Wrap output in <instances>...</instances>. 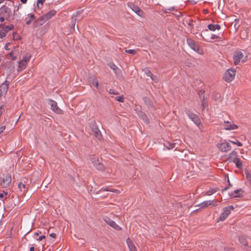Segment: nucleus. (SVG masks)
I'll list each match as a JSON object with an SVG mask.
<instances>
[{"mask_svg":"<svg viewBox=\"0 0 251 251\" xmlns=\"http://www.w3.org/2000/svg\"><path fill=\"white\" fill-rule=\"evenodd\" d=\"M95 167L100 171H104L105 169L104 165L100 161L97 163Z\"/></svg>","mask_w":251,"mask_h":251,"instance_id":"obj_33","label":"nucleus"},{"mask_svg":"<svg viewBox=\"0 0 251 251\" xmlns=\"http://www.w3.org/2000/svg\"><path fill=\"white\" fill-rule=\"evenodd\" d=\"M217 188H216L210 189L208 191H207L206 195L207 196H210L217 192Z\"/></svg>","mask_w":251,"mask_h":251,"instance_id":"obj_35","label":"nucleus"},{"mask_svg":"<svg viewBox=\"0 0 251 251\" xmlns=\"http://www.w3.org/2000/svg\"><path fill=\"white\" fill-rule=\"evenodd\" d=\"M9 56L11 57V58L12 59V60H16V58H17V56H15L13 54V52H10L9 54Z\"/></svg>","mask_w":251,"mask_h":251,"instance_id":"obj_47","label":"nucleus"},{"mask_svg":"<svg viewBox=\"0 0 251 251\" xmlns=\"http://www.w3.org/2000/svg\"><path fill=\"white\" fill-rule=\"evenodd\" d=\"M11 183V177L10 175H6L2 180V182L1 183L4 187H8Z\"/></svg>","mask_w":251,"mask_h":251,"instance_id":"obj_13","label":"nucleus"},{"mask_svg":"<svg viewBox=\"0 0 251 251\" xmlns=\"http://www.w3.org/2000/svg\"><path fill=\"white\" fill-rule=\"evenodd\" d=\"M44 1H37V7L38 9H40L43 4V2Z\"/></svg>","mask_w":251,"mask_h":251,"instance_id":"obj_45","label":"nucleus"},{"mask_svg":"<svg viewBox=\"0 0 251 251\" xmlns=\"http://www.w3.org/2000/svg\"><path fill=\"white\" fill-rule=\"evenodd\" d=\"M239 241H240L241 244L244 245V246H246L248 245V242L247 241L246 237H245L244 236H240L239 237Z\"/></svg>","mask_w":251,"mask_h":251,"instance_id":"obj_28","label":"nucleus"},{"mask_svg":"<svg viewBox=\"0 0 251 251\" xmlns=\"http://www.w3.org/2000/svg\"><path fill=\"white\" fill-rule=\"evenodd\" d=\"M104 221L109 226L112 227L113 228L117 230H121L122 228L118 225L114 221L111 220L108 218H106L104 219Z\"/></svg>","mask_w":251,"mask_h":251,"instance_id":"obj_11","label":"nucleus"},{"mask_svg":"<svg viewBox=\"0 0 251 251\" xmlns=\"http://www.w3.org/2000/svg\"><path fill=\"white\" fill-rule=\"evenodd\" d=\"M45 235H42V236H40L39 238L38 239V240L39 241H41L43 239H45Z\"/></svg>","mask_w":251,"mask_h":251,"instance_id":"obj_50","label":"nucleus"},{"mask_svg":"<svg viewBox=\"0 0 251 251\" xmlns=\"http://www.w3.org/2000/svg\"><path fill=\"white\" fill-rule=\"evenodd\" d=\"M201 106L202 109H204L205 107H207V103L204 96H202V98L201 99Z\"/></svg>","mask_w":251,"mask_h":251,"instance_id":"obj_31","label":"nucleus"},{"mask_svg":"<svg viewBox=\"0 0 251 251\" xmlns=\"http://www.w3.org/2000/svg\"><path fill=\"white\" fill-rule=\"evenodd\" d=\"M212 98L215 100H219L221 98V94L219 93H215L213 95Z\"/></svg>","mask_w":251,"mask_h":251,"instance_id":"obj_41","label":"nucleus"},{"mask_svg":"<svg viewBox=\"0 0 251 251\" xmlns=\"http://www.w3.org/2000/svg\"><path fill=\"white\" fill-rule=\"evenodd\" d=\"M194 1V3L193 4H196L197 3V2L196 1Z\"/></svg>","mask_w":251,"mask_h":251,"instance_id":"obj_64","label":"nucleus"},{"mask_svg":"<svg viewBox=\"0 0 251 251\" xmlns=\"http://www.w3.org/2000/svg\"><path fill=\"white\" fill-rule=\"evenodd\" d=\"M10 43H7L5 47H4V49L6 50H9L10 49Z\"/></svg>","mask_w":251,"mask_h":251,"instance_id":"obj_48","label":"nucleus"},{"mask_svg":"<svg viewBox=\"0 0 251 251\" xmlns=\"http://www.w3.org/2000/svg\"><path fill=\"white\" fill-rule=\"evenodd\" d=\"M11 13L10 9L6 6L0 8V22H3L5 19L9 18Z\"/></svg>","mask_w":251,"mask_h":251,"instance_id":"obj_3","label":"nucleus"},{"mask_svg":"<svg viewBox=\"0 0 251 251\" xmlns=\"http://www.w3.org/2000/svg\"><path fill=\"white\" fill-rule=\"evenodd\" d=\"M91 130V134L94 135L98 140H100L101 139L102 135L100 131L96 126H95Z\"/></svg>","mask_w":251,"mask_h":251,"instance_id":"obj_14","label":"nucleus"},{"mask_svg":"<svg viewBox=\"0 0 251 251\" xmlns=\"http://www.w3.org/2000/svg\"><path fill=\"white\" fill-rule=\"evenodd\" d=\"M218 38H219V37H218V36H217V35H214V34L212 35L211 36V39H213V40H214V39H218Z\"/></svg>","mask_w":251,"mask_h":251,"instance_id":"obj_51","label":"nucleus"},{"mask_svg":"<svg viewBox=\"0 0 251 251\" xmlns=\"http://www.w3.org/2000/svg\"><path fill=\"white\" fill-rule=\"evenodd\" d=\"M233 140H228V142L237 145L238 147H242L243 144L234 137H232Z\"/></svg>","mask_w":251,"mask_h":251,"instance_id":"obj_27","label":"nucleus"},{"mask_svg":"<svg viewBox=\"0 0 251 251\" xmlns=\"http://www.w3.org/2000/svg\"><path fill=\"white\" fill-rule=\"evenodd\" d=\"M144 117H145V119H144L146 120V119H147V116L144 115Z\"/></svg>","mask_w":251,"mask_h":251,"instance_id":"obj_61","label":"nucleus"},{"mask_svg":"<svg viewBox=\"0 0 251 251\" xmlns=\"http://www.w3.org/2000/svg\"><path fill=\"white\" fill-rule=\"evenodd\" d=\"M50 236H51V237H53V238H54V237H55V233H51V234H50Z\"/></svg>","mask_w":251,"mask_h":251,"instance_id":"obj_55","label":"nucleus"},{"mask_svg":"<svg viewBox=\"0 0 251 251\" xmlns=\"http://www.w3.org/2000/svg\"><path fill=\"white\" fill-rule=\"evenodd\" d=\"M35 234L36 235H37V236H38V235H39V234H38V232H36V233H35Z\"/></svg>","mask_w":251,"mask_h":251,"instance_id":"obj_63","label":"nucleus"},{"mask_svg":"<svg viewBox=\"0 0 251 251\" xmlns=\"http://www.w3.org/2000/svg\"><path fill=\"white\" fill-rule=\"evenodd\" d=\"M236 71V69L234 68L227 69L225 73L224 79L226 82H230L234 79Z\"/></svg>","mask_w":251,"mask_h":251,"instance_id":"obj_2","label":"nucleus"},{"mask_svg":"<svg viewBox=\"0 0 251 251\" xmlns=\"http://www.w3.org/2000/svg\"><path fill=\"white\" fill-rule=\"evenodd\" d=\"M196 206H200L201 208H203V202L198 205H196Z\"/></svg>","mask_w":251,"mask_h":251,"instance_id":"obj_53","label":"nucleus"},{"mask_svg":"<svg viewBox=\"0 0 251 251\" xmlns=\"http://www.w3.org/2000/svg\"><path fill=\"white\" fill-rule=\"evenodd\" d=\"M128 6L138 15L140 17L143 16L144 13L138 6L133 4L132 2H128Z\"/></svg>","mask_w":251,"mask_h":251,"instance_id":"obj_10","label":"nucleus"},{"mask_svg":"<svg viewBox=\"0 0 251 251\" xmlns=\"http://www.w3.org/2000/svg\"><path fill=\"white\" fill-rule=\"evenodd\" d=\"M13 39H14V40H15V34H14V33L13 34Z\"/></svg>","mask_w":251,"mask_h":251,"instance_id":"obj_60","label":"nucleus"},{"mask_svg":"<svg viewBox=\"0 0 251 251\" xmlns=\"http://www.w3.org/2000/svg\"><path fill=\"white\" fill-rule=\"evenodd\" d=\"M37 21H38V22H39V25H42L47 21V20L46 19L45 15H43V16L40 17L38 19Z\"/></svg>","mask_w":251,"mask_h":251,"instance_id":"obj_29","label":"nucleus"},{"mask_svg":"<svg viewBox=\"0 0 251 251\" xmlns=\"http://www.w3.org/2000/svg\"><path fill=\"white\" fill-rule=\"evenodd\" d=\"M167 144H168V145H166V147L168 149H172L175 148V147L176 145V143H168Z\"/></svg>","mask_w":251,"mask_h":251,"instance_id":"obj_40","label":"nucleus"},{"mask_svg":"<svg viewBox=\"0 0 251 251\" xmlns=\"http://www.w3.org/2000/svg\"><path fill=\"white\" fill-rule=\"evenodd\" d=\"M207 27L209 30L213 31H215L216 30H220L221 28L220 25L218 24H209L207 25Z\"/></svg>","mask_w":251,"mask_h":251,"instance_id":"obj_22","label":"nucleus"},{"mask_svg":"<svg viewBox=\"0 0 251 251\" xmlns=\"http://www.w3.org/2000/svg\"><path fill=\"white\" fill-rule=\"evenodd\" d=\"M14 29V25H5L3 24L0 25V38H2L5 36L6 33L9 31Z\"/></svg>","mask_w":251,"mask_h":251,"instance_id":"obj_4","label":"nucleus"},{"mask_svg":"<svg viewBox=\"0 0 251 251\" xmlns=\"http://www.w3.org/2000/svg\"><path fill=\"white\" fill-rule=\"evenodd\" d=\"M109 67L114 70L115 74L116 75H119L121 73V72L120 69H118V68L114 64V63H111L109 64Z\"/></svg>","mask_w":251,"mask_h":251,"instance_id":"obj_24","label":"nucleus"},{"mask_svg":"<svg viewBox=\"0 0 251 251\" xmlns=\"http://www.w3.org/2000/svg\"><path fill=\"white\" fill-rule=\"evenodd\" d=\"M173 9H174L173 7H171V8H169V10H172Z\"/></svg>","mask_w":251,"mask_h":251,"instance_id":"obj_59","label":"nucleus"},{"mask_svg":"<svg viewBox=\"0 0 251 251\" xmlns=\"http://www.w3.org/2000/svg\"><path fill=\"white\" fill-rule=\"evenodd\" d=\"M5 129V126H3L0 127V134L2 133L4 130Z\"/></svg>","mask_w":251,"mask_h":251,"instance_id":"obj_49","label":"nucleus"},{"mask_svg":"<svg viewBox=\"0 0 251 251\" xmlns=\"http://www.w3.org/2000/svg\"><path fill=\"white\" fill-rule=\"evenodd\" d=\"M34 18V15L31 14L30 15L29 19L26 21V25H29L30 24L31 22L33 20Z\"/></svg>","mask_w":251,"mask_h":251,"instance_id":"obj_39","label":"nucleus"},{"mask_svg":"<svg viewBox=\"0 0 251 251\" xmlns=\"http://www.w3.org/2000/svg\"><path fill=\"white\" fill-rule=\"evenodd\" d=\"M109 93L110 94H113V95H118L119 94V93L118 91H115L112 89H110L109 90Z\"/></svg>","mask_w":251,"mask_h":251,"instance_id":"obj_44","label":"nucleus"},{"mask_svg":"<svg viewBox=\"0 0 251 251\" xmlns=\"http://www.w3.org/2000/svg\"><path fill=\"white\" fill-rule=\"evenodd\" d=\"M187 43L188 45L195 51L200 53V47L198 45H197L196 42L190 39L187 38L186 40Z\"/></svg>","mask_w":251,"mask_h":251,"instance_id":"obj_8","label":"nucleus"},{"mask_svg":"<svg viewBox=\"0 0 251 251\" xmlns=\"http://www.w3.org/2000/svg\"><path fill=\"white\" fill-rule=\"evenodd\" d=\"M245 175L247 178L249 179L251 183V174L248 171H245Z\"/></svg>","mask_w":251,"mask_h":251,"instance_id":"obj_43","label":"nucleus"},{"mask_svg":"<svg viewBox=\"0 0 251 251\" xmlns=\"http://www.w3.org/2000/svg\"><path fill=\"white\" fill-rule=\"evenodd\" d=\"M55 14H56V11L55 10H52L49 11V12H48L44 15H45L46 19L48 21V20L51 18L53 16H54Z\"/></svg>","mask_w":251,"mask_h":251,"instance_id":"obj_26","label":"nucleus"},{"mask_svg":"<svg viewBox=\"0 0 251 251\" xmlns=\"http://www.w3.org/2000/svg\"><path fill=\"white\" fill-rule=\"evenodd\" d=\"M50 104L51 105V109L53 111L56 113H60L61 110L58 108L57 103L55 101L51 100Z\"/></svg>","mask_w":251,"mask_h":251,"instance_id":"obj_21","label":"nucleus"},{"mask_svg":"<svg viewBox=\"0 0 251 251\" xmlns=\"http://www.w3.org/2000/svg\"><path fill=\"white\" fill-rule=\"evenodd\" d=\"M217 148L222 152H226L231 150V146L229 143L224 142L217 145Z\"/></svg>","mask_w":251,"mask_h":251,"instance_id":"obj_9","label":"nucleus"},{"mask_svg":"<svg viewBox=\"0 0 251 251\" xmlns=\"http://www.w3.org/2000/svg\"><path fill=\"white\" fill-rule=\"evenodd\" d=\"M88 81L91 85H93L96 88H98L99 81L95 76L92 75L89 76L88 78Z\"/></svg>","mask_w":251,"mask_h":251,"instance_id":"obj_16","label":"nucleus"},{"mask_svg":"<svg viewBox=\"0 0 251 251\" xmlns=\"http://www.w3.org/2000/svg\"><path fill=\"white\" fill-rule=\"evenodd\" d=\"M76 19L72 17V20L70 25V31L68 34L73 32L75 31V26L76 23Z\"/></svg>","mask_w":251,"mask_h":251,"instance_id":"obj_19","label":"nucleus"},{"mask_svg":"<svg viewBox=\"0 0 251 251\" xmlns=\"http://www.w3.org/2000/svg\"><path fill=\"white\" fill-rule=\"evenodd\" d=\"M243 191L241 189L235 190L229 194L230 198H237L243 196Z\"/></svg>","mask_w":251,"mask_h":251,"instance_id":"obj_15","label":"nucleus"},{"mask_svg":"<svg viewBox=\"0 0 251 251\" xmlns=\"http://www.w3.org/2000/svg\"><path fill=\"white\" fill-rule=\"evenodd\" d=\"M125 51L126 53H130V54H133V55H134V54H135L137 53V51L136 50H132V49L126 50H125Z\"/></svg>","mask_w":251,"mask_h":251,"instance_id":"obj_38","label":"nucleus"},{"mask_svg":"<svg viewBox=\"0 0 251 251\" xmlns=\"http://www.w3.org/2000/svg\"><path fill=\"white\" fill-rule=\"evenodd\" d=\"M188 117L192 120V121L197 126H199L201 124V120L199 117L196 114L192 112L188 111L187 112Z\"/></svg>","mask_w":251,"mask_h":251,"instance_id":"obj_7","label":"nucleus"},{"mask_svg":"<svg viewBox=\"0 0 251 251\" xmlns=\"http://www.w3.org/2000/svg\"><path fill=\"white\" fill-rule=\"evenodd\" d=\"M144 71L145 72L146 75L148 76H150V77H155V75H153L151 72L148 69V68H145L144 70Z\"/></svg>","mask_w":251,"mask_h":251,"instance_id":"obj_36","label":"nucleus"},{"mask_svg":"<svg viewBox=\"0 0 251 251\" xmlns=\"http://www.w3.org/2000/svg\"><path fill=\"white\" fill-rule=\"evenodd\" d=\"M7 192H4V193H0V198L2 199V198H3L4 197V195H7Z\"/></svg>","mask_w":251,"mask_h":251,"instance_id":"obj_52","label":"nucleus"},{"mask_svg":"<svg viewBox=\"0 0 251 251\" xmlns=\"http://www.w3.org/2000/svg\"><path fill=\"white\" fill-rule=\"evenodd\" d=\"M9 86V81L5 80L0 85V98L5 97Z\"/></svg>","mask_w":251,"mask_h":251,"instance_id":"obj_6","label":"nucleus"},{"mask_svg":"<svg viewBox=\"0 0 251 251\" xmlns=\"http://www.w3.org/2000/svg\"><path fill=\"white\" fill-rule=\"evenodd\" d=\"M234 209V207L232 205H230L224 208L223 212L220 215L219 220L220 221H224L227 217V216L230 214L231 210Z\"/></svg>","mask_w":251,"mask_h":251,"instance_id":"obj_5","label":"nucleus"},{"mask_svg":"<svg viewBox=\"0 0 251 251\" xmlns=\"http://www.w3.org/2000/svg\"><path fill=\"white\" fill-rule=\"evenodd\" d=\"M227 182L228 183V185L229 186L231 187L232 186V185L230 184V182H229V178L228 177H227Z\"/></svg>","mask_w":251,"mask_h":251,"instance_id":"obj_54","label":"nucleus"},{"mask_svg":"<svg viewBox=\"0 0 251 251\" xmlns=\"http://www.w3.org/2000/svg\"><path fill=\"white\" fill-rule=\"evenodd\" d=\"M233 58L234 64L237 65L240 61L242 62H246L247 60V56H244L241 51H237L234 52Z\"/></svg>","mask_w":251,"mask_h":251,"instance_id":"obj_1","label":"nucleus"},{"mask_svg":"<svg viewBox=\"0 0 251 251\" xmlns=\"http://www.w3.org/2000/svg\"><path fill=\"white\" fill-rule=\"evenodd\" d=\"M115 99L116 100H117L119 102H123L124 100V97L123 96H118V97H116Z\"/></svg>","mask_w":251,"mask_h":251,"instance_id":"obj_42","label":"nucleus"},{"mask_svg":"<svg viewBox=\"0 0 251 251\" xmlns=\"http://www.w3.org/2000/svg\"><path fill=\"white\" fill-rule=\"evenodd\" d=\"M23 3H25L27 1H21Z\"/></svg>","mask_w":251,"mask_h":251,"instance_id":"obj_62","label":"nucleus"},{"mask_svg":"<svg viewBox=\"0 0 251 251\" xmlns=\"http://www.w3.org/2000/svg\"><path fill=\"white\" fill-rule=\"evenodd\" d=\"M204 93V91L202 90L199 91L198 95H199L200 98L201 99L202 98V96H204L203 95Z\"/></svg>","mask_w":251,"mask_h":251,"instance_id":"obj_46","label":"nucleus"},{"mask_svg":"<svg viewBox=\"0 0 251 251\" xmlns=\"http://www.w3.org/2000/svg\"><path fill=\"white\" fill-rule=\"evenodd\" d=\"M90 160L91 163L93 164V165L96 167V165L98 162H99V160L98 157H95L94 156H92L90 158Z\"/></svg>","mask_w":251,"mask_h":251,"instance_id":"obj_30","label":"nucleus"},{"mask_svg":"<svg viewBox=\"0 0 251 251\" xmlns=\"http://www.w3.org/2000/svg\"><path fill=\"white\" fill-rule=\"evenodd\" d=\"M240 20L239 19H235L234 20V27L236 29H238L239 27L240 26V25L239 24Z\"/></svg>","mask_w":251,"mask_h":251,"instance_id":"obj_37","label":"nucleus"},{"mask_svg":"<svg viewBox=\"0 0 251 251\" xmlns=\"http://www.w3.org/2000/svg\"><path fill=\"white\" fill-rule=\"evenodd\" d=\"M30 58H31V55L30 54H29V53H27L25 54V55L23 57V59L22 60V61H24L26 63H28V62H29V61L30 60Z\"/></svg>","mask_w":251,"mask_h":251,"instance_id":"obj_34","label":"nucleus"},{"mask_svg":"<svg viewBox=\"0 0 251 251\" xmlns=\"http://www.w3.org/2000/svg\"><path fill=\"white\" fill-rule=\"evenodd\" d=\"M27 65V63L23 61H21L19 62V65L18 67V71L21 72L22 70L25 69Z\"/></svg>","mask_w":251,"mask_h":251,"instance_id":"obj_23","label":"nucleus"},{"mask_svg":"<svg viewBox=\"0 0 251 251\" xmlns=\"http://www.w3.org/2000/svg\"><path fill=\"white\" fill-rule=\"evenodd\" d=\"M203 208L207 207L210 205H217V201L215 200L206 201L203 202Z\"/></svg>","mask_w":251,"mask_h":251,"instance_id":"obj_18","label":"nucleus"},{"mask_svg":"<svg viewBox=\"0 0 251 251\" xmlns=\"http://www.w3.org/2000/svg\"><path fill=\"white\" fill-rule=\"evenodd\" d=\"M30 251H34V248L33 247H31L30 248Z\"/></svg>","mask_w":251,"mask_h":251,"instance_id":"obj_57","label":"nucleus"},{"mask_svg":"<svg viewBox=\"0 0 251 251\" xmlns=\"http://www.w3.org/2000/svg\"><path fill=\"white\" fill-rule=\"evenodd\" d=\"M223 126L226 130H233L238 127L237 125L228 121H225L223 124Z\"/></svg>","mask_w":251,"mask_h":251,"instance_id":"obj_12","label":"nucleus"},{"mask_svg":"<svg viewBox=\"0 0 251 251\" xmlns=\"http://www.w3.org/2000/svg\"><path fill=\"white\" fill-rule=\"evenodd\" d=\"M237 158H238L237 153L234 151H232L228 155V159L233 162H235Z\"/></svg>","mask_w":251,"mask_h":251,"instance_id":"obj_20","label":"nucleus"},{"mask_svg":"<svg viewBox=\"0 0 251 251\" xmlns=\"http://www.w3.org/2000/svg\"><path fill=\"white\" fill-rule=\"evenodd\" d=\"M126 241L130 251H137L134 244L129 238H128Z\"/></svg>","mask_w":251,"mask_h":251,"instance_id":"obj_17","label":"nucleus"},{"mask_svg":"<svg viewBox=\"0 0 251 251\" xmlns=\"http://www.w3.org/2000/svg\"><path fill=\"white\" fill-rule=\"evenodd\" d=\"M18 187L20 190V191L22 192V195L25 194V192L27 191V188L25 184L20 183L18 184Z\"/></svg>","mask_w":251,"mask_h":251,"instance_id":"obj_25","label":"nucleus"},{"mask_svg":"<svg viewBox=\"0 0 251 251\" xmlns=\"http://www.w3.org/2000/svg\"><path fill=\"white\" fill-rule=\"evenodd\" d=\"M228 189V187H225L223 190L222 191L224 192V191H226L227 189Z\"/></svg>","mask_w":251,"mask_h":251,"instance_id":"obj_56","label":"nucleus"},{"mask_svg":"<svg viewBox=\"0 0 251 251\" xmlns=\"http://www.w3.org/2000/svg\"><path fill=\"white\" fill-rule=\"evenodd\" d=\"M151 77V78L152 80H154H154H155V78H156V76H155V77H152V76H151V77Z\"/></svg>","mask_w":251,"mask_h":251,"instance_id":"obj_58","label":"nucleus"},{"mask_svg":"<svg viewBox=\"0 0 251 251\" xmlns=\"http://www.w3.org/2000/svg\"><path fill=\"white\" fill-rule=\"evenodd\" d=\"M233 163H234L236 165V166L237 168H239V169H241L242 168V161H241V160L240 159H239L238 158H237L235 162H234Z\"/></svg>","mask_w":251,"mask_h":251,"instance_id":"obj_32","label":"nucleus"}]
</instances>
